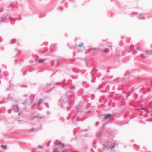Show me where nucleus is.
<instances>
[{"mask_svg": "<svg viewBox=\"0 0 152 152\" xmlns=\"http://www.w3.org/2000/svg\"><path fill=\"white\" fill-rule=\"evenodd\" d=\"M52 85V83L51 82L47 83L45 86L43 90H45V92H51L55 88V86H53L52 88H50L49 89H48Z\"/></svg>", "mask_w": 152, "mask_h": 152, "instance_id": "1", "label": "nucleus"}, {"mask_svg": "<svg viewBox=\"0 0 152 152\" xmlns=\"http://www.w3.org/2000/svg\"><path fill=\"white\" fill-rule=\"evenodd\" d=\"M113 145H110V146H107L105 144H103V145L104 148L107 149V150H108L110 149H112L114 148L115 146L118 145V143L116 141H113Z\"/></svg>", "mask_w": 152, "mask_h": 152, "instance_id": "2", "label": "nucleus"}, {"mask_svg": "<svg viewBox=\"0 0 152 152\" xmlns=\"http://www.w3.org/2000/svg\"><path fill=\"white\" fill-rule=\"evenodd\" d=\"M18 19L17 18H16L15 19H14L12 18V17H10V19H8L6 17L4 18L3 19V20L1 21H0V23H1L2 22H6L8 21H9L10 20H16Z\"/></svg>", "mask_w": 152, "mask_h": 152, "instance_id": "3", "label": "nucleus"}, {"mask_svg": "<svg viewBox=\"0 0 152 152\" xmlns=\"http://www.w3.org/2000/svg\"><path fill=\"white\" fill-rule=\"evenodd\" d=\"M104 117L103 118H102V121H104V120L107 119L111 117L112 116V114L110 113H107L104 114Z\"/></svg>", "mask_w": 152, "mask_h": 152, "instance_id": "4", "label": "nucleus"}, {"mask_svg": "<svg viewBox=\"0 0 152 152\" xmlns=\"http://www.w3.org/2000/svg\"><path fill=\"white\" fill-rule=\"evenodd\" d=\"M67 97V94L66 93H65V94L63 95L62 96L61 98L59 100V101L61 102V105L62 107H63V102L64 99V98H66Z\"/></svg>", "mask_w": 152, "mask_h": 152, "instance_id": "5", "label": "nucleus"}, {"mask_svg": "<svg viewBox=\"0 0 152 152\" xmlns=\"http://www.w3.org/2000/svg\"><path fill=\"white\" fill-rule=\"evenodd\" d=\"M50 52H52L56 50L57 47L55 44L52 45L50 46Z\"/></svg>", "mask_w": 152, "mask_h": 152, "instance_id": "6", "label": "nucleus"}, {"mask_svg": "<svg viewBox=\"0 0 152 152\" xmlns=\"http://www.w3.org/2000/svg\"><path fill=\"white\" fill-rule=\"evenodd\" d=\"M22 71L23 72V75H25L27 73V70L25 68H23L22 70Z\"/></svg>", "mask_w": 152, "mask_h": 152, "instance_id": "7", "label": "nucleus"}, {"mask_svg": "<svg viewBox=\"0 0 152 152\" xmlns=\"http://www.w3.org/2000/svg\"><path fill=\"white\" fill-rule=\"evenodd\" d=\"M12 106L13 107H16L17 108V110H16V112H18L20 110V108L19 107L18 105V104H17L16 105L14 104Z\"/></svg>", "mask_w": 152, "mask_h": 152, "instance_id": "8", "label": "nucleus"}, {"mask_svg": "<svg viewBox=\"0 0 152 152\" xmlns=\"http://www.w3.org/2000/svg\"><path fill=\"white\" fill-rule=\"evenodd\" d=\"M43 99H39L37 105H40L43 102Z\"/></svg>", "mask_w": 152, "mask_h": 152, "instance_id": "9", "label": "nucleus"}, {"mask_svg": "<svg viewBox=\"0 0 152 152\" xmlns=\"http://www.w3.org/2000/svg\"><path fill=\"white\" fill-rule=\"evenodd\" d=\"M102 51H103L105 53H108L109 52V50L108 48L103 49L102 50Z\"/></svg>", "mask_w": 152, "mask_h": 152, "instance_id": "10", "label": "nucleus"}, {"mask_svg": "<svg viewBox=\"0 0 152 152\" xmlns=\"http://www.w3.org/2000/svg\"><path fill=\"white\" fill-rule=\"evenodd\" d=\"M59 145H61V148H63L65 147V146L64 144L62 143L61 141L59 142Z\"/></svg>", "mask_w": 152, "mask_h": 152, "instance_id": "11", "label": "nucleus"}, {"mask_svg": "<svg viewBox=\"0 0 152 152\" xmlns=\"http://www.w3.org/2000/svg\"><path fill=\"white\" fill-rule=\"evenodd\" d=\"M78 93L79 94H80V95H81L83 94V88H82L79 91Z\"/></svg>", "mask_w": 152, "mask_h": 152, "instance_id": "12", "label": "nucleus"}, {"mask_svg": "<svg viewBox=\"0 0 152 152\" xmlns=\"http://www.w3.org/2000/svg\"><path fill=\"white\" fill-rule=\"evenodd\" d=\"M71 78L73 79H76L78 78V76L77 75H76L75 76H74V75H72Z\"/></svg>", "mask_w": 152, "mask_h": 152, "instance_id": "13", "label": "nucleus"}, {"mask_svg": "<svg viewBox=\"0 0 152 152\" xmlns=\"http://www.w3.org/2000/svg\"><path fill=\"white\" fill-rule=\"evenodd\" d=\"M102 134L101 132L100 131L97 133L96 136L97 137H99L101 136Z\"/></svg>", "mask_w": 152, "mask_h": 152, "instance_id": "14", "label": "nucleus"}, {"mask_svg": "<svg viewBox=\"0 0 152 152\" xmlns=\"http://www.w3.org/2000/svg\"><path fill=\"white\" fill-rule=\"evenodd\" d=\"M38 61L39 63H43L45 61V59H39Z\"/></svg>", "mask_w": 152, "mask_h": 152, "instance_id": "15", "label": "nucleus"}, {"mask_svg": "<svg viewBox=\"0 0 152 152\" xmlns=\"http://www.w3.org/2000/svg\"><path fill=\"white\" fill-rule=\"evenodd\" d=\"M141 56L142 58H145L147 57L148 55L146 54V55H145L144 54L142 53L141 54Z\"/></svg>", "mask_w": 152, "mask_h": 152, "instance_id": "16", "label": "nucleus"}, {"mask_svg": "<svg viewBox=\"0 0 152 152\" xmlns=\"http://www.w3.org/2000/svg\"><path fill=\"white\" fill-rule=\"evenodd\" d=\"M9 83L10 84L9 85V86L11 87H13L14 86V85L11 82V81H10L9 82Z\"/></svg>", "mask_w": 152, "mask_h": 152, "instance_id": "17", "label": "nucleus"}, {"mask_svg": "<svg viewBox=\"0 0 152 152\" xmlns=\"http://www.w3.org/2000/svg\"><path fill=\"white\" fill-rule=\"evenodd\" d=\"M1 147L4 150L6 149L7 147V146L6 145H1Z\"/></svg>", "mask_w": 152, "mask_h": 152, "instance_id": "18", "label": "nucleus"}, {"mask_svg": "<svg viewBox=\"0 0 152 152\" xmlns=\"http://www.w3.org/2000/svg\"><path fill=\"white\" fill-rule=\"evenodd\" d=\"M131 71H129V70H128L126 71V72L124 74V76H126Z\"/></svg>", "mask_w": 152, "mask_h": 152, "instance_id": "19", "label": "nucleus"}, {"mask_svg": "<svg viewBox=\"0 0 152 152\" xmlns=\"http://www.w3.org/2000/svg\"><path fill=\"white\" fill-rule=\"evenodd\" d=\"M92 75V77L93 78H95V79H94V80H92V82L93 83H94V82H95V80L96 78V75Z\"/></svg>", "mask_w": 152, "mask_h": 152, "instance_id": "20", "label": "nucleus"}, {"mask_svg": "<svg viewBox=\"0 0 152 152\" xmlns=\"http://www.w3.org/2000/svg\"><path fill=\"white\" fill-rule=\"evenodd\" d=\"M37 117H38L37 116H33V117H32L30 119V120H34V119H36V118H37Z\"/></svg>", "mask_w": 152, "mask_h": 152, "instance_id": "21", "label": "nucleus"}, {"mask_svg": "<svg viewBox=\"0 0 152 152\" xmlns=\"http://www.w3.org/2000/svg\"><path fill=\"white\" fill-rule=\"evenodd\" d=\"M66 80L65 79H64V80L62 81V83L63 84L64 86H66L67 85V83H66Z\"/></svg>", "mask_w": 152, "mask_h": 152, "instance_id": "22", "label": "nucleus"}, {"mask_svg": "<svg viewBox=\"0 0 152 152\" xmlns=\"http://www.w3.org/2000/svg\"><path fill=\"white\" fill-rule=\"evenodd\" d=\"M16 42V40L15 39H13L11 41V44H14V43H15Z\"/></svg>", "mask_w": 152, "mask_h": 152, "instance_id": "23", "label": "nucleus"}, {"mask_svg": "<svg viewBox=\"0 0 152 152\" xmlns=\"http://www.w3.org/2000/svg\"><path fill=\"white\" fill-rule=\"evenodd\" d=\"M38 117L37 118H39L40 119H43L44 118V116H39V115L37 116Z\"/></svg>", "mask_w": 152, "mask_h": 152, "instance_id": "24", "label": "nucleus"}, {"mask_svg": "<svg viewBox=\"0 0 152 152\" xmlns=\"http://www.w3.org/2000/svg\"><path fill=\"white\" fill-rule=\"evenodd\" d=\"M91 49L94 51V52H95L97 51V48H91Z\"/></svg>", "mask_w": 152, "mask_h": 152, "instance_id": "25", "label": "nucleus"}, {"mask_svg": "<svg viewBox=\"0 0 152 152\" xmlns=\"http://www.w3.org/2000/svg\"><path fill=\"white\" fill-rule=\"evenodd\" d=\"M53 152H59L58 149L56 148L53 150Z\"/></svg>", "mask_w": 152, "mask_h": 152, "instance_id": "26", "label": "nucleus"}, {"mask_svg": "<svg viewBox=\"0 0 152 152\" xmlns=\"http://www.w3.org/2000/svg\"><path fill=\"white\" fill-rule=\"evenodd\" d=\"M72 71L74 72H75L76 73H78L80 71H76L74 69V68H72Z\"/></svg>", "mask_w": 152, "mask_h": 152, "instance_id": "27", "label": "nucleus"}, {"mask_svg": "<svg viewBox=\"0 0 152 152\" xmlns=\"http://www.w3.org/2000/svg\"><path fill=\"white\" fill-rule=\"evenodd\" d=\"M60 120L63 122L65 121L63 117H61L60 118Z\"/></svg>", "mask_w": 152, "mask_h": 152, "instance_id": "28", "label": "nucleus"}, {"mask_svg": "<svg viewBox=\"0 0 152 152\" xmlns=\"http://www.w3.org/2000/svg\"><path fill=\"white\" fill-rule=\"evenodd\" d=\"M84 102H86V103L87 104L88 102V99H87L86 98L84 99Z\"/></svg>", "mask_w": 152, "mask_h": 152, "instance_id": "29", "label": "nucleus"}, {"mask_svg": "<svg viewBox=\"0 0 152 152\" xmlns=\"http://www.w3.org/2000/svg\"><path fill=\"white\" fill-rule=\"evenodd\" d=\"M83 43H81L79 44V46L80 48H81V47H82L83 46Z\"/></svg>", "mask_w": 152, "mask_h": 152, "instance_id": "30", "label": "nucleus"}, {"mask_svg": "<svg viewBox=\"0 0 152 152\" xmlns=\"http://www.w3.org/2000/svg\"><path fill=\"white\" fill-rule=\"evenodd\" d=\"M97 51H102V50L100 48H97Z\"/></svg>", "mask_w": 152, "mask_h": 152, "instance_id": "31", "label": "nucleus"}, {"mask_svg": "<svg viewBox=\"0 0 152 152\" xmlns=\"http://www.w3.org/2000/svg\"><path fill=\"white\" fill-rule=\"evenodd\" d=\"M92 70H93V71H97L98 70H97L96 69V68H93Z\"/></svg>", "mask_w": 152, "mask_h": 152, "instance_id": "32", "label": "nucleus"}, {"mask_svg": "<svg viewBox=\"0 0 152 152\" xmlns=\"http://www.w3.org/2000/svg\"><path fill=\"white\" fill-rule=\"evenodd\" d=\"M38 147L39 149H42L43 148L42 146L40 145L38 146Z\"/></svg>", "mask_w": 152, "mask_h": 152, "instance_id": "33", "label": "nucleus"}, {"mask_svg": "<svg viewBox=\"0 0 152 152\" xmlns=\"http://www.w3.org/2000/svg\"><path fill=\"white\" fill-rule=\"evenodd\" d=\"M149 110V109L147 108H144V110H145V111H147Z\"/></svg>", "mask_w": 152, "mask_h": 152, "instance_id": "34", "label": "nucleus"}, {"mask_svg": "<svg viewBox=\"0 0 152 152\" xmlns=\"http://www.w3.org/2000/svg\"><path fill=\"white\" fill-rule=\"evenodd\" d=\"M0 49L1 51H3L4 50V48L3 47H1L0 48Z\"/></svg>", "mask_w": 152, "mask_h": 152, "instance_id": "35", "label": "nucleus"}, {"mask_svg": "<svg viewBox=\"0 0 152 152\" xmlns=\"http://www.w3.org/2000/svg\"><path fill=\"white\" fill-rule=\"evenodd\" d=\"M50 113H51L49 111H48L47 112V114L49 115V114H50Z\"/></svg>", "mask_w": 152, "mask_h": 152, "instance_id": "36", "label": "nucleus"}, {"mask_svg": "<svg viewBox=\"0 0 152 152\" xmlns=\"http://www.w3.org/2000/svg\"><path fill=\"white\" fill-rule=\"evenodd\" d=\"M88 129H85V130H83L81 131V132H86L88 131Z\"/></svg>", "mask_w": 152, "mask_h": 152, "instance_id": "37", "label": "nucleus"}, {"mask_svg": "<svg viewBox=\"0 0 152 152\" xmlns=\"http://www.w3.org/2000/svg\"><path fill=\"white\" fill-rule=\"evenodd\" d=\"M54 60H53V61H52L51 62V64H52V66H53L54 65Z\"/></svg>", "mask_w": 152, "mask_h": 152, "instance_id": "38", "label": "nucleus"}, {"mask_svg": "<svg viewBox=\"0 0 152 152\" xmlns=\"http://www.w3.org/2000/svg\"><path fill=\"white\" fill-rule=\"evenodd\" d=\"M99 124V122H96V126H97Z\"/></svg>", "mask_w": 152, "mask_h": 152, "instance_id": "39", "label": "nucleus"}, {"mask_svg": "<svg viewBox=\"0 0 152 152\" xmlns=\"http://www.w3.org/2000/svg\"><path fill=\"white\" fill-rule=\"evenodd\" d=\"M56 72H54V73H53L52 75L51 76V77H52L53 75H54L56 73Z\"/></svg>", "mask_w": 152, "mask_h": 152, "instance_id": "40", "label": "nucleus"}, {"mask_svg": "<svg viewBox=\"0 0 152 152\" xmlns=\"http://www.w3.org/2000/svg\"><path fill=\"white\" fill-rule=\"evenodd\" d=\"M2 40L3 39L1 37H0V42H1L2 41Z\"/></svg>", "mask_w": 152, "mask_h": 152, "instance_id": "41", "label": "nucleus"}, {"mask_svg": "<svg viewBox=\"0 0 152 152\" xmlns=\"http://www.w3.org/2000/svg\"><path fill=\"white\" fill-rule=\"evenodd\" d=\"M139 49V47H137L136 48H133V49L134 50H138Z\"/></svg>", "mask_w": 152, "mask_h": 152, "instance_id": "42", "label": "nucleus"}, {"mask_svg": "<svg viewBox=\"0 0 152 152\" xmlns=\"http://www.w3.org/2000/svg\"><path fill=\"white\" fill-rule=\"evenodd\" d=\"M144 107H141L140 108V110H144Z\"/></svg>", "mask_w": 152, "mask_h": 152, "instance_id": "43", "label": "nucleus"}, {"mask_svg": "<svg viewBox=\"0 0 152 152\" xmlns=\"http://www.w3.org/2000/svg\"><path fill=\"white\" fill-rule=\"evenodd\" d=\"M107 124V123H106V122H105V123H104L103 124V126H105V125H106V124Z\"/></svg>", "mask_w": 152, "mask_h": 152, "instance_id": "44", "label": "nucleus"}, {"mask_svg": "<svg viewBox=\"0 0 152 152\" xmlns=\"http://www.w3.org/2000/svg\"><path fill=\"white\" fill-rule=\"evenodd\" d=\"M59 9H61L62 10H63V7H59L58 8Z\"/></svg>", "mask_w": 152, "mask_h": 152, "instance_id": "45", "label": "nucleus"}, {"mask_svg": "<svg viewBox=\"0 0 152 152\" xmlns=\"http://www.w3.org/2000/svg\"><path fill=\"white\" fill-rule=\"evenodd\" d=\"M15 64H16L17 63V60L16 59L15 60Z\"/></svg>", "mask_w": 152, "mask_h": 152, "instance_id": "46", "label": "nucleus"}, {"mask_svg": "<svg viewBox=\"0 0 152 152\" xmlns=\"http://www.w3.org/2000/svg\"><path fill=\"white\" fill-rule=\"evenodd\" d=\"M56 84H58V85H60V82H57L56 83Z\"/></svg>", "mask_w": 152, "mask_h": 152, "instance_id": "47", "label": "nucleus"}, {"mask_svg": "<svg viewBox=\"0 0 152 152\" xmlns=\"http://www.w3.org/2000/svg\"><path fill=\"white\" fill-rule=\"evenodd\" d=\"M91 112V111L89 110L88 111H86V113H90Z\"/></svg>", "mask_w": 152, "mask_h": 152, "instance_id": "48", "label": "nucleus"}, {"mask_svg": "<svg viewBox=\"0 0 152 152\" xmlns=\"http://www.w3.org/2000/svg\"><path fill=\"white\" fill-rule=\"evenodd\" d=\"M142 14H140L139 15V17H140V16H142Z\"/></svg>", "mask_w": 152, "mask_h": 152, "instance_id": "49", "label": "nucleus"}, {"mask_svg": "<svg viewBox=\"0 0 152 152\" xmlns=\"http://www.w3.org/2000/svg\"><path fill=\"white\" fill-rule=\"evenodd\" d=\"M145 17H142V18H141V19H145Z\"/></svg>", "mask_w": 152, "mask_h": 152, "instance_id": "50", "label": "nucleus"}, {"mask_svg": "<svg viewBox=\"0 0 152 152\" xmlns=\"http://www.w3.org/2000/svg\"><path fill=\"white\" fill-rule=\"evenodd\" d=\"M150 89H149L148 90V91H147V92H150Z\"/></svg>", "mask_w": 152, "mask_h": 152, "instance_id": "51", "label": "nucleus"}, {"mask_svg": "<svg viewBox=\"0 0 152 152\" xmlns=\"http://www.w3.org/2000/svg\"><path fill=\"white\" fill-rule=\"evenodd\" d=\"M60 65V64L59 65H57L56 66V68H58V66H59Z\"/></svg>", "mask_w": 152, "mask_h": 152, "instance_id": "52", "label": "nucleus"}, {"mask_svg": "<svg viewBox=\"0 0 152 152\" xmlns=\"http://www.w3.org/2000/svg\"><path fill=\"white\" fill-rule=\"evenodd\" d=\"M34 128H33L30 131V132H32L34 130Z\"/></svg>", "mask_w": 152, "mask_h": 152, "instance_id": "53", "label": "nucleus"}, {"mask_svg": "<svg viewBox=\"0 0 152 152\" xmlns=\"http://www.w3.org/2000/svg\"><path fill=\"white\" fill-rule=\"evenodd\" d=\"M21 114V113L20 112H19L18 114V115L19 116Z\"/></svg>", "mask_w": 152, "mask_h": 152, "instance_id": "54", "label": "nucleus"}, {"mask_svg": "<svg viewBox=\"0 0 152 152\" xmlns=\"http://www.w3.org/2000/svg\"><path fill=\"white\" fill-rule=\"evenodd\" d=\"M152 121V118L149 120H147L146 121Z\"/></svg>", "mask_w": 152, "mask_h": 152, "instance_id": "55", "label": "nucleus"}, {"mask_svg": "<svg viewBox=\"0 0 152 152\" xmlns=\"http://www.w3.org/2000/svg\"><path fill=\"white\" fill-rule=\"evenodd\" d=\"M27 96V94H26L25 95H24V97H26V96Z\"/></svg>", "mask_w": 152, "mask_h": 152, "instance_id": "56", "label": "nucleus"}, {"mask_svg": "<svg viewBox=\"0 0 152 152\" xmlns=\"http://www.w3.org/2000/svg\"><path fill=\"white\" fill-rule=\"evenodd\" d=\"M93 146H94V148H96V146L94 144V143H93Z\"/></svg>", "mask_w": 152, "mask_h": 152, "instance_id": "57", "label": "nucleus"}, {"mask_svg": "<svg viewBox=\"0 0 152 152\" xmlns=\"http://www.w3.org/2000/svg\"><path fill=\"white\" fill-rule=\"evenodd\" d=\"M110 69H109L107 70V72H110Z\"/></svg>", "mask_w": 152, "mask_h": 152, "instance_id": "58", "label": "nucleus"}, {"mask_svg": "<svg viewBox=\"0 0 152 152\" xmlns=\"http://www.w3.org/2000/svg\"><path fill=\"white\" fill-rule=\"evenodd\" d=\"M75 0H70V1H72V2H74Z\"/></svg>", "mask_w": 152, "mask_h": 152, "instance_id": "59", "label": "nucleus"}, {"mask_svg": "<svg viewBox=\"0 0 152 152\" xmlns=\"http://www.w3.org/2000/svg\"><path fill=\"white\" fill-rule=\"evenodd\" d=\"M26 103V102H24L22 103V104H25Z\"/></svg>", "mask_w": 152, "mask_h": 152, "instance_id": "60", "label": "nucleus"}, {"mask_svg": "<svg viewBox=\"0 0 152 152\" xmlns=\"http://www.w3.org/2000/svg\"><path fill=\"white\" fill-rule=\"evenodd\" d=\"M77 121H79V118H77Z\"/></svg>", "mask_w": 152, "mask_h": 152, "instance_id": "61", "label": "nucleus"}, {"mask_svg": "<svg viewBox=\"0 0 152 152\" xmlns=\"http://www.w3.org/2000/svg\"><path fill=\"white\" fill-rule=\"evenodd\" d=\"M23 86H24L25 87H27L26 85H23Z\"/></svg>", "mask_w": 152, "mask_h": 152, "instance_id": "62", "label": "nucleus"}, {"mask_svg": "<svg viewBox=\"0 0 152 152\" xmlns=\"http://www.w3.org/2000/svg\"><path fill=\"white\" fill-rule=\"evenodd\" d=\"M111 47V46L110 45H107V47Z\"/></svg>", "mask_w": 152, "mask_h": 152, "instance_id": "63", "label": "nucleus"}, {"mask_svg": "<svg viewBox=\"0 0 152 152\" xmlns=\"http://www.w3.org/2000/svg\"><path fill=\"white\" fill-rule=\"evenodd\" d=\"M75 59L74 58V59H73L72 61H75Z\"/></svg>", "mask_w": 152, "mask_h": 152, "instance_id": "64", "label": "nucleus"}]
</instances>
